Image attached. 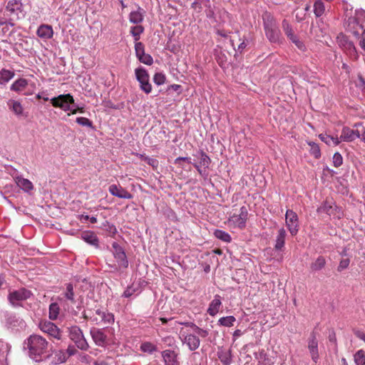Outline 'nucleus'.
Listing matches in <instances>:
<instances>
[{
    "mask_svg": "<svg viewBox=\"0 0 365 365\" xmlns=\"http://www.w3.org/2000/svg\"><path fill=\"white\" fill-rule=\"evenodd\" d=\"M25 349H28V354L35 361H41L46 359L49 354L48 343L41 336L31 335L24 342Z\"/></svg>",
    "mask_w": 365,
    "mask_h": 365,
    "instance_id": "f257e3e1",
    "label": "nucleus"
},
{
    "mask_svg": "<svg viewBox=\"0 0 365 365\" xmlns=\"http://www.w3.org/2000/svg\"><path fill=\"white\" fill-rule=\"evenodd\" d=\"M32 293L26 288H20L16 290L10 291L8 295V300L11 306L20 307L22 302L29 299Z\"/></svg>",
    "mask_w": 365,
    "mask_h": 365,
    "instance_id": "f03ea898",
    "label": "nucleus"
},
{
    "mask_svg": "<svg viewBox=\"0 0 365 365\" xmlns=\"http://www.w3.org/2000/svg\"><path fill=\"white\" fill-rule=\"evenodd\" d=\"M95 313L99 317L88 314L86 312H83V318L85 319H90L91 322H94L96 324H99L101 323L110 324H113L115 321L113 314L108 312L107 311H103L101 310V309H98L95 311Z\"/></svg>",
    "mask_w": 365,
    "mask_h": 365,
    "instance_id": "7ed1b4c3",
    "label": "nucleus"
},
{
    "mask_svg": "<svg viewBox=\"0 0 365 365\" xmlns=\"http://www.w3.org/2000/svg\"><path fill=\"white\" fill-rule=\"evenodd\" d=\"M50 101L53 107L59 108L65 112L71 111L75 102L73 96L70 93L61 94L57 97L52 98Z\"/></svg>",
    "mask_w": 365,
    "mask_h": 365,
    "instance_id": "20e7f679",
    "label": "nucleus"
},
{
    "mask_svg": "<svg viewBox=\"0 0 365 365\" xmlns=\"http://www.w3.org/2000/svg\"><path fill=\"white\" fill-rule=\"evenodd\" d=\"M356 129H351L348 127L343 128L339 140L341 141L351 142L356 138L362 139V134L365 127L361 124H355Z\"/></svg>",
    "mask_w": 365,
    "mask_h": 365,
    "instance_id": "39448f33",
    "label": "nucleus"
},
{
    "mask_svg": "<svg viewBox=\"0 0 365 365\" xmlns=\"http://www.w3.org/2000/svg\"><path fill=\"white\" fill-rule=\"evenodd\" d=\"M135 75L140 84V88L146 94L152 91V85L150 83V76L143 67H138L135 69Z\"/></svg>",
    "mask_w": 365,
    "mask_h": 365,
    "instance_id": "423d86ee",
    "label": "nucleus"
},
{
    "mask_svg": "<svg viewBox=\"0 0 365 365\" xmlns=\"http://www.w3.org/2000/svg\"><path fill=\"white\" fill-rule=\"evenodd\" d=\"M69 336L78 349L81 350H87L88 349V344L83 336L82 330L78 327L72 326L69 329Z\"/></svg>",
    "mask_w": 365,
    "mask_h": 365,
    "instance_id": "0eeeda50",
    "label": "nucleus"
},
{
    "mask_svg": "<svg viewBox=\"0 0 365 365\" xmlns=\"http://www.w3.org/2000/svg\"><path fill=\"white\" fill-rule=\"evenodd\" d=\"M285 223L290 234L294 236L299 231V218L295 212L292 210H287L285 214Z\"/></svg>",
    "mask_w": 365,
    "mask_h": 365,
    "instance_id": "6e6552de",
    "label": "nucleus"
},
{
    "mask_svg": "<svg viewBox=\"0 0 365 365\" xmlns=\"http://www.w3.org/2000/svg\"><path fill=\"white\" fill-rule=\"evenodd\" d=\"M30 86L32 88V90H29L25 92L24 94L26 96L32 95L34 93L35 89V83H29V81L21 78L16 80L10 86V90L12 91H15L17 93H21L24 91L27 86Z\"/></svg>",
    "mask_w": 365,
    "mask_h": 365,
    "instance_id": "1a4fd4ad",
    "label": "nucleus"
},
{
    "mask_svg": "<svg viewBox=\"0 0 365 365\" xmlns=\"http://www.w3.org/2000/svg\"><path fill=\"white\" fill-rule=\"evenodd\" d=\"M112 252L120 267L127 268L128 261L124 250L116 242L112 244Z\"/></svg>",
    "mask_w": 365,
    "mask_h": 365,
    "instance_id": "9d476101",
    "label": "nucleus"
},
{
    "mask_svg": "<svg viewBox=\"0 0 365 365\" xmlns=\"http://www.w3.org/2000/svg\"><path fill=\"white\" fill-rule=\"evenodd\" d=\"M265 35L271 43H279L280 41V31L273 22L264 24Z\"/></svg>",
    "mask_w": 365,
    "mask_h": 365,
    "instance_id": "9b49d317",
    "label": "nucleus"
},
{
    "mask_svg": "<svg viewBox=\"0 0 365 365\" xmlns=\"http://www.w3.org/2000/svg\"><path fill=\"white\" fill-rule=\"evenodd\" d=\"M307 348L312 361L317 363L319 359V354L318 340L315 331H312L307 339Z\"/></svg>",
    "mask_w": 365,
    "mask_h": 365,
    "instance_id": "f8f14e48",
    "label": "nucleus"
},
{
    "mask_svg": "<svg viewBox=\"0 0 365 365\" xmlns=\"http://www.w3.org/2000/svg\"><path fill=\"white\" fill-rule=\"evenodd\" d=\"M318 213H326L336 218H341L342 215L341 210L331 202L326 201L317 208Z\"/></svg>",
    "mask_w": 365,
    "mask_h": 365,
    "instance_id": "ddd939ff",
    "label": "nucleus"
},
{
    "mask_svg": "<svg viewBox=\"0 0 365 365\" xmlns=\"http://www.w3.org/2000/svg\"><path fill=\"white\" fill-rule=\"evenodd\" d=\"M39 327L43 332L46 333L50 336L56 339H61V331L53 322H42L40 323Z\"/></svg>",
    "mask_w": 365,
    "mask_h": 365,
    "instance_id": "4468645a",
    "label": "nucleus"
},
{
    "mask_svg": "<svg viewBox=\"0 0 365 365\" xmlns=\"http://www.w3.org/2000/svg\"><path fill=\"white\" fill-rule=\"evenodd\" d=\"M248 211L245 206L241 207L239 214H233L230 217V221L237 227L242 228L245 227L246 221L247 220Z\"/></svg>",
    "mask_w": 365,
    "mask_h": 365,
    "instance_id": "2eb2a0df",
    "label": "nucleus"
},
{
    "mask_svg": "<svg viewBox=\"0 0 365 365\" xmlns=\"http://www.w3.org/2000/svg\"><path fill=\"white\" fill-rule=\"evenodd\" d=\"M108 191L112 195L118 198L131 199L133 197V195L128 190L115 184L109 186Z\"/></svg>",
    "mask_w": 365,
    "mask_h": 365,
    "instance_id": "dca6fc26",
    "label": "nucleus"
},
{
    "mask_svg": "<svg viewBox=\"0 0 365 365\" xmlns=\"http://www.w3.org/2000/svg\"><path fill=\"white\" fill-rule=\"evenodd\" d=\"M6 11H8L11 15H14L16 19L19 18V14H23V4L20 0H9L6 6Z\"/></svg>",
    "mask_w": 365,
    "mask_h": 365,
    "instance_id": "f3484780",
    "label": "nucleus"
},
{
    "mask_svg": "<svg viewBox=\"0 0 365 365\" xmlns=\"http://www.w3.org/2000/svg\"><path fill=\"white\" fill-rule=\"evenodd\" d=\"M182 343L186 344L190 351H195L199 348L200 344L199 336L192 334H182Z\"/></svg>",
    "mask_w": 365,
    "mask_h": 365,
    "instance_id": "a211bd4d",
    "label": "nucleus"
},
{
    "mask_svg": "<svg viewBox=\"0 0 365 365\" xmlns=\"http://www.w3.org/2000/svg\"><path fill=\"white\" fill-rule=\"evenodd\" d=\"M91 335L95 344L99 346H103L106 344V335L102 329L92 328Z\"/></svg>",
    "mask_w": 365,
    "mask_h": 365,
    "instance_id": "6ab92c4d",
    "label": "nucleus"
},
{
    "mask_svg": "<svg viewBox=\"0 0 365 365\" xmlns=\"http://www.w3.org/2000/svg\"><path fill=\"white\" fill-rule=\"evenodd\" d=\"M14 180L18 187L25 192L31 193L34 190V185L29 180L23 178L21 175L16 176Z\"/></svg>",
    "mask_w": 365,
    "mask_h": 365,
    "instance_id": "aec40b11",
    "label": "nucleus"
},
{
    "mask_svg": "<svg viewBox=\"0 0 365 365\" xmlns=\"http://www.w3.org/2000/svg\"><path fill=\"white\" fill-rule=\"evenodd\" d=\"M356 19H354L349 24V30L354 29H360L363 30V26L360 24V21L365 19V11L359 10L356 12Z\"/></svg>",
    "mask_w": 365,
    "mask_h": 365,
    "instance_id": "412c9836",
    "label": "nucleus"
},
{
    "mask_svg": "<svg viewBox=\"0 0 365 365\" xmlns=\"http://www.w3.org/2000/svg\"><path fill=\"white\" fill-rule=\"evenodd\" d=\"M37 36L43 39H49L52 38L53 34V28L47 24L41 25L36 31Z\"/></svg>",
    "mask_w": 365,
    "mask_h": 365,
    "instance_id": "4be33fe9",
    "label": "nucleus"
},
{
    "mask_svg": "<svg viewBox=\"0 0 365 365\" xmlns=\"http://www.w3.org/2000/svg\"><path fill=\"white\" fill-rule=\"evenodd\" d=\"M221 306V297L220 295L216 294L209 305L207 313L212 317L215 316L219 312Z\"/></svg>",
    "mask_w": 365,
    "mask_h": 365,
    "instance_id": "5701e85b",
    "label": "nucleus"
},
{
    "mask_svg": "<svg viewBox=\"0 0 365 365\" xmlns=\"http://www.w3.org/2000/svg\"><path fill=\"white\" fill-rule=\"evenodd\" d=\"M165 365H179L177 360V354L174 351L165 350L162 352Z\"/></svg>",
    "mask_w": 365,
    "mask_h": 365,
    "instance_id": "b1692460",
    "label": "nucleus"
},
{
    "mask_svg": "<svg viewBox=\"0 0 365 365\" xmlns=\"http://www.w3.org/2000/svg\"><path fill=\"white\" fill-rule=\"evenodd\" d=\"M7 106L16 115L21 116L23 115L24 108L19 101L10 99L7 101Z\"/></svg>",
    "mask_w": 365,
    "mask_h": 365,
    "instance_id": "393cba45",
    "label": "nucleus"
},
{
    "mask_svg": "<svg viewBox=\"0 0 365 365\" xmlns=\"http://www.w3.org/2000/svg\"><path fill=\"white\" fill-rule=\"evenodd\" d=\"M81 238L93 246L96 247H98V238L96 235V234L91 231H85L81 233Z\"/></svg>",
    "mask_w": 365,
    "mask_h": 365,
    "instance_id": "a878e982",
    "label": "nucleus"
},
{
    "mask_svg": "<svg viewBox=\"0 0 365 365\" xmlns=\"http://www.w3.org/2000/svg\"><path fill=\"white\" fill-rule=\"evenodd\" d=\"M287 233L284 228H280L278 230V234L276 237L274 248L277 250H282L284 246L285 237Z\"/></svg>",
    "mask_w": 365,
    "mask_h": 365,
    "instance_id": "bb28decb",
    "label": "nucleus"
},
{
    "mask_svg": "<svg viewBox=\"0 0 365 365\" xmlns=\"http://www.w3.org/2000/svg\"><path fill=\"white\" fill-rule=\"evenodd\" d=\"M14 72L11 70L2 68L0 70V85H6L14 77Z\"/></svg>",
    "mask_w": 365,
    "mask_h": 365,
    "instance_id": "cd10ccee",
    "label": "nucleus"
},
{
    "mask_svg": "<svg viewBox=\"0 0 365 365\" xmlns=\"http://www.w3.org/2000/svg\"><path fill=\"white\" fill-rule=\"evenodd\" d=\"M326 259L323 256H319L310 265V268L313 272L322 270L326 265Z\"/></svg>",
    "mask_w": 365,
    "mask_h": 365,
    "instance_id": "c85d7f7f",
    "label": "nucleus"
},
{
    "mask_svg": "<svg viewBox=\"0 0 365 365\" xmlns=\"http://www.w3.org/2000/svg\"><path fill=\"white\" fill-rule=\"evenodd\" d=\"M319 138L322 141L324 142L326 144L329 145H338L341 143V140H339V138L329 135L327 133L320 134L319 135Z\"/></svg>",
    "mask_w": 365,
    "mask_h": 365,
    "instance_id": "c756f323",
    "label": "nucleus"
},
{
    "mask_svg": "<svg viewBox=\"0 0 365 365\" xmlns=\"http://www.w3.org/2000/svg\"><path fill=\"white\" fill-rule=\"evenodd\" d=\"M218 358L224 365H230L232 362L230 351L220 350L217 352Z\"/></svg>",
    "mask_w": 365,
    "mask_h": 365,
    "instance_id": "7c9ffc66",
    "label": "nucleus"
},
{
    "mask_svg": "<svg viewBox=\"0 0 365 365\" xmlns=\"http://www.w3.org/2000/svg\"><path fill=\"white\" fill-rule=\"evenodd\" d=\"M129 20L131 23L134 24L141 23L143 20L142 9L139 8L138 11L130 12L129 15Z\"/></svg>",
    "mask_w": 365,
    "mask_h": 365,
    "instance_id": "2f4dec72",
    "label": "nucleus"
},
{
    "mask_svg": "<svg viewBox=\"0 0 365 365\" xmlns=\"http://www.w3.org/2000/svg\"><path fill=\"white\" fill-rule=\"evenodd\" d=\"M350 32L356 37L361 38L359 41V46L364 51H365V29H363V30H360L356 29L351 30Z\"/></svg>",
    "mask_w": 365,
    "mask_h": 365,
    "instance_id": "473e14b6",
    "label": "nucleus"
},
{
    "mask_svg": "<svg viewBox=\"0 0 365 365\" xmlns=\"http://www.w3.org/2000/svg\"><path fill=\"white\" fill-rule=\"evenodd\" d=\"M60 308L56 302L51 303L49 305L48 317L51 320H56L59 314Z\"/></svg>",
    "mask_w": 365,
    "mask_h": 365,
    "instance_id": "72a5a7b5",
    "label": "nucleus"
},
{
    "mask_svg": "<svg viewBox=\"0 0 365 365\" xmlns=\"http://www.w3.org/2000/svg\"><path fill=\"white\" fill-rule=\"evenodd\" d=\"M64 297L72 303H75V294L73 291V286L71 283L66 284V289L63 292Z\"/></svg>",
    "mask_w": 365,
    "mask_h": 365,
    "instance_id": "f704fd0d",
    "label": "nucleus"
},
{
    "mask_svg": "<svg viewBox=\"0 0 365 365\" xmlns=\"http://www.w3.org/2000/svg\"><path fill=\"white\" fill-rule=\"evenodd\" d=\"M325 11V6L323 1L317 0L314 4V13L317 17L322 16Z\"/></svg>",
    "mask_w": 365,
    "mask_h": 365,
    "instance_id": "c9c22d12",
    "label": "nucleus"
},
{
    "mask_svg": "<svg viewBox=\"0 0 365 365\" xmlns=\"http://www.w3.org/2000/svg\"><path fill=\"white\" fill-rule=\"evenodd\" d=\"M235 321L236 319L234 316L223 317L218 320V324L226 327H230L234 325Z\"/></svg>",
    "mask_w": 365,
    "mask_h": 365,
    "instance_id": "e433bc0d",
    "label": "nucleus"
},
{
    "mask_svg": "<svg viewBox=\"0 0 365 365\" xmlns=\"http://www.w3.org/2000/svg\"><path fill=\"white\" fill-rule=\"evenodd\" d=\"M282 29H283V31H284L285 35L287 36V37L289 39L292 38L293 36H296V34H294V32L292 29V26L289 24L288 21H287L286 19H284L282 21Z\"/></svg>",
    "mask_w": 365,
    "mask_h": 365,
    "instance_id": "4c0bfd02",
    "label": "nucleus"
},
{
    "mask_svg": "<svg viewBox=\"0 0 365 365\" xmlns=\"http://www.w3.org/2000/svg\"><path fill=\"white\" fill-rule=\"evenodd\" d=\"M144 31V28L140 25H137L130 28V34L133 36L134 41L137 42L140 38V34Z\"/></svg>",
    "mask_w": 365,
    "mask_h": 365,
    "instance_id": "58836bf2",
    "label": "nucleus"
},
{
    "mask_svg": "<svg viewBox=\"0 0 365 365\" xmlns=\"http://www.w3.org/2000/svg\"><path fill=\"white\" fill-rule=\"evenodd\" d=\"M356 365H365V351L362 349L357 351L354 355Z\"/></svg>",
    "mask_w": 365,
    "mask_h": 365,
    "instance_id": "ea45409f",
    "label": "nucleus"
},
{
    "mask_svg": "<svg viewBox=\"0 0 365 365\" xmlns=\"http://www.w3.org/2000/svg\"><path fill=\"white\" fill-rule=\"evenodd\" d=\"M214 235L217 239L225 242H230L232 240L231 236L227 232L221 230H216Z\"/></svg>",
    "mask_w": 365,
    "mask_h": 365,
    "instance_id": "a19ab883",
    "label": "nucleus"
},
{
    "mask_svg": "<svg viewBox=\"0 0 365 365\" xmlns=\"http://www.w3.org/2000/svg\"><path fill=\"white\" fill-rule=\"evenodd\" d=\"M292 43L295 45V46L301 51H305L307 47L304 43L300 40L297 35L293 36L292 38L289 39Z\"/></svg>",
    "mask_w": 365,
    "mask_h": 365,
    "instance_id": "79ce46f5",
    "label": "nucleus"
},
{
    "mask_svg": "<svg viewBox=\"0 0 365 365\" xmlns=\"http://www.w3.org/2000/svg\"><path fill=\"white\" fill-rule=\"evenodd\" d=\"M308 145L310 146V153L317 159L321 157V151L318 144L314 142H308Z\"/></svg>",
    "mask_w": 365,
    "mask_h": 365,
    "instance_id": "37998d69",
    "label": "nucleus"
},
{
    "mask_svg": "<svg viewBox=\"0 0 365 365\" xmlns=\"http://www.w3.org/2000/svg\"><path fill=\"white\" fill-rule=\"evenodd\" d=\"M140 350L143 352L152 354L157 350V347L150 342H143L140 345Z\"/></svg>",
    "mask_w": 365,
    "mask_h": 365,
    "instance_id": "c03bdc74",
    "label": "nucleus"
},
{
    "mask_svg": "<svg viewBox=\"0 0 365 365\" xmlns=\"http://www.w3.org/2000/svg\"><path fill=\"white\" fill-rule=\"evenodd\" d=\"M210 162L211 160L208 155L205 153L201 152L200 156V163L198 165L203 166L205 168H207L210 164Z\"/></svg>",
    "mask_w": 365,
    "mask_h": 365,
    "instance_id": "a18cd8bd",
    "label": "nucleus"
},
{
    "mask_svg": "<svg viewBox=\"0 0 365 365\" xmlns=\"http://www.w3.org/2000/svg\"><path fill=\"white\" fill-rule=\"evenodd\" d=\"M76 122L84 127H88L91 128H93L92 121L85 117H78L76 120Z\"/></svg>",
    "mask_w": 365,
    "mask_h": 365,
    "instance_id": "49530a36",
    "label": "nucleus"
},
{
    "mask_svg": "<svg viewBox=\"0 0 365 365\" xmlns=\"http://www.w3.org/2000/svg\"><path fill=\"white\" fill-rule=\"evenodd\" d=\"M153 82L158 86L164 84L165 82V76L162 73H156L153 76Z\"/></svg>",
    "mask_w": 365,
    "mask_h": 365,
    "instance_id": "de8ad7c7",
    "label": "nucleus"
},
{
    "mask_svg": "<svg viewBox=\"0 0 365 365\" xmlns=\"http://www.w3.org/2000/svg\"><path fill=\"white\" fill-rule=\"evenodd\" d=\"M55 357L56 358V363L61 364L66 361L68 356L66 351L61 350L56 352Z\"/></svg>",
    "mask_w": 365,
    "mask_h": 365,
    "instance_id": "09e8293b",
    "label": "nucleus"
},
{
    "mask_svg": "<svg viewBox=\"0 0 365 365\" xmlns=\"http://www.w3.org/2000/svg\"><path fill=\"white\" fill-rule=\"evenodd\" d=\"M135 51L137 58L145 54V53L143 43L141 42H135Z\"/></svg>",
    "mask_w": 365,
    "mask_h": 365,
    "instance_id": "8fccbe9b",
    "label": "nucleus"
},
{
    "mask_svg": "<svg viewBox=\"0 0 365 365\" xmlns=\"http://www.w3.org/2000/svg\"><path fill=\"white\" fill-rule=\"evenodd\" d=\"M142 160L148 163L149 165L153 167L154 169H156L158 167V160L155 158H150L148 156L142 155Z\"/></svg>",
    "mask_w": 365,
    "mask_h": 365,
    "instance_id": "3c124183",
    "label": "nucleus"
},
{
    "mask_svg": "<svg viewBox=\"0 0 365 365\" xmlns=\"http://www.w3.org/2000/svg\"><path fill=\"white\" fill-rule=\"evenodd\" d=\"M103 227L106 232L111 235H115L117 232L115 226L108 221L103 223Z\"/></svg>",
    "mask_w": 365,
    "mask_h": 365,
    "instance_id": "603ef678",
    "label": "nucleus"
},
{
    "mask_svg": "<svg viewBox=\"0 0 365 365\" xmlns=\"http://www.w3.org/2000/svg\"><path fill=\"white\" fill-rule=\"evenodd\" d=\"M141 63L145 64V65H148V66H150L153 64V57L150 55V54H148V53H145L143 54V56H141L140 57H139L138 58Z\"/></svg>",
    "mask_w": 365,
    "mask_h": 365,
    "instance_id": "864d4df0",
    "label": "nucleus"
},
{
    "mask_svg": "<svg viewBox=\"0 0 365 365\" xmlns=\"http://www.w3.org/2000/svg\"><path fill=\"white\" fill-rule=\"evenodd\" d=\"M343 163V158L341 155L336 152L333 155V165L335 168H339Z\"/></svg>",
    "mask_w": 365,
    "mask_h": 365,
    "instance_id": "5fc2aeb1",
    "label": "nucleus"
},
{
    "mask_svg": "<svg viewBox=\"0 0 365 365\" xmlns=\"http://www.w3.org/2000/svg\"><path fill=\"white\" fill-rule=\"evenodd\" d=\"M350 263V259L349 258L341 259L339 262V266L337 267V270L339 272H341L344 269L348 268Z\"/></svg>",
    "mask_w": 365,
    "mask_h": 365,
    "instance_id": "6e6d98bb",
    "label": "nucleus"
},
{
    "mask_svg": "<svg viewBox=\"0 0 365 365\" xmlns=\"http://www.w3.org/2000/svg\"><path fill=\"white\" fill-rule=\"evenodd\" d=\"M135 291L136 289L133 286L128 287L123 293L122 297L125 298H129L135 294Z\"/></svg>",
    "mask_w": 365,
    "mask_h": 365,
    "instance_id": "4d7b16f0",
    "label": "nucleus"
},
{
    "mask_svg": "<svg viewBox=\"0 0 365 365\" xmlns=\"http://www.w3.org/2000/svg\"><path fill=\"white\" fill-rule=\"evenodd\" d=\"M194 331L198 335V336H200L202 338H205L209 335L208 330L201 329L197 326L195 327V329Z\"/></svg>",
    "mask_w": 365,
    "mask_h": 365,
    "instance_id": "13d9d810",
    "label": "nucleus"
},
{
    "mask_svg": "<svg viewBox=\"0 0 365 365\" xmlns=\"http://www.w3.org/2000/svg\"><path fill=\"white\" fill-rule=\"evenodd\" d=\"M255 356V358L259 361H264L267 358V354L264 349H260L258 352H256Z\"/></svg>",
    "mask_w": 365,
    "mask_h": 365,
    "instance_id": "bf43d9fd",
    "label": "nucleus"
},
{
    "mask_svg": "<svg viewBox=\"0 0 365 365\" xmlns=\"http://www.w3.org/2000/svg\"><path fill=\"white\" fill-rule=\"evenodd\" d=\"M348 48L349 49V54L351 56H354L355 59L358 58V54L356 52V47L352 43H348Z\"/></svg>",
    "mask_w": 365,
    "mask_h": 365,
    "instance_id": "052dcab7",
    "label": "nucleus"
},
{
    "mask_svg": "<svg viewBox=\"0 0 365 365\" xmlns=\"http://www.w3.org/2000/svg\"><path fill=\"white\" fill-rule=\"evenodd\" d=\"M78 112L83 113H84V108L80 107L78 104H76L75 102L72 106V109L71 110V114H76Z\"/></svg>",
    "mask_w": 365,
    "mask_h": 365,
    "instance_id": "680f3d73",
    "label": "nucleus"
},
{
    "mask_svg": "<svg viewBox=\"0 0 365 365\" xmlns=\"http://www.w3.org/2000/svg\"><path fill=\"white\" fill-rule=\"evenodd\" d=\"M194 167L196 168V170H197V172L199 173V174L203 177H206L207 176V173H206V170H202L201 168L202 166H200V165L197 164V163H194L193 164Z\"/></svg>",
    "mask_w": 365,
    "mask_h": 365,
    "instance_id": "e2e57ef3",
    "label": "nucleus"
},
{
    "mask_svg": "<svg viewBox=\"0 0 365 365\" xmlns=\"http://www.w3.org/2000/svg\"><path fill=\"white\" fill-rule=\"evenodd\" d=\"M181 161H186V162H187L188 163H191V161H190V158H187V157H178V158H177L175 160V164H178V165H180Z\"/></svg>",
    "mask_w": 365,
    "mask_h": 365,
    "instance_id": "0e129e2a",
    "label": "nucleus"
},
{
    "mask_svg": "<svg viewBox=\"0 0 365 365\" xmlns=\"http://www.w3.org/2000/svg\"><path fill=\"white\" fill-rule=\"evenodd\" d=\"M329 341L335 344L334 351H335V352H336L337 351L336 338V335L334 333L329 334Z\"/></svg>",
    "mask_w": 365,
    "mask_h": 365,
    "instance_id": "69168bd1",
    "label": "nucleus"
},
{
    "mask_svg": "<svg viewBox=\"0 0 365 365\" xmlns=\"http://www.w3.org/2000/svg\"><path fill=\"white\" fill-rule=\"evenodd\" d=\"M355 335L360 339L363 340L365 342V334L361 331H356L354 332Z\"/></svg>",
    "mask_w": 365,
    "mask_h": 365,
    "instance_id": "338daca9",
    "label": "nucleus"
},
{
    "mask_svg": "<svg viewBox=\"0 0 365 365\" xmlns=\"http://www.w3.org/2000/svg\"><path fill=\"white\" fill-rule=\"evenodd\" d=\"M76 349L73 347V346H68L67 350H66V354H67V356H72V355H74L76 354Z\"/></svg>",
    "mask_w": 365,
    "mask_h": 365,
    "instance_id": "774afa93",
    "label": "nucleus"
}]
</instances>
